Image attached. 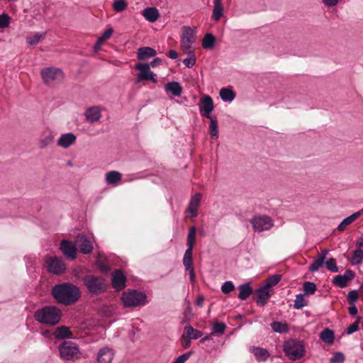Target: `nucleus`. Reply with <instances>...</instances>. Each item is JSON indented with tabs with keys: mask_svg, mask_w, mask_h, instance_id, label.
<instances>
[{
	"mask_svg": "<svg viewBox=\"0 0 363 363\" xmlns=\"http://www.w3.org/2000/svg\"><path fill=\"white\" fill-rule=\"evenodd\" d=\"M51 294L57 303L65 306L76 303L81 296L79 287L68 282L54 285Z\"/></svg>",
	"mask_w": 363,
	"mask_h": 363,
	"instance_id": "1",
	"label": "nucleus"
},
{
	"mask_svg": "<svg viewBox=\"0 0 363 363\" xmlns=\"http://www.w3.org/2000/svg\"><path fill=\"white\" fill-rule=\"evenodd\" d=\"M84 286L91 297L100 296L108 291V281L103 277L87 274L82 278Z\"/></svg>",
	"mask_w": 363,
	"mask_h": 363,
	"instance_id": "2",
	"label": "nucleus"
},
{
	"mask_svg": "<svg viewBox=\"0 0 363 363\" xmlns=\"http://www.w3.org/2000/svg\"><path fill=\"white\" fill-rule=\"evenodd\" d=\"M61 318L62 311L55 306H45L34 313V318L36 321L49 326L58 324Z\"/></svg>",
	"mask_w": 363,
	"mask_h": 363,
	"instance_id": "3",
	"label": "nucleus"
},
{
	"mask_svg": "<svg viewBox=\"0 0 363 363\" xmlns=\"http://www.w3.org/2000/svg\"><path fill=\"white\" fill-rule=\"evenodd\" d=\"M60 357L67 361H75L81 358L79 345L71 341L65 340L58 347Z\"/></svg>",
	"mask_w": 363,
	"mask_h": 363,
	"instance_id": "4",
	"label": "nucleus"
},
{
	"mask_svg": "<svg viewBox=\"0 0 363 363\" xmlns=\"http://www.w3.org/2000/svg\"><path fill=\"white\" fill-rule=\"evenodd\" d=\"M146 295L137 290H128L121 295V300L125 307H137L144 305L146 302Z\"/></svg>",
	"mask_w": 363,
	"mask_h": 363,
	"instance_id": "5",
	"label": "nucleus"
},
{
	"mask_svg": "<svg viewBox=\"0 0 363 363\" xmlns=\"http://www.w3.org/2000/svg\"><path fill=\"white\" fill-rule=\"evenodd\" d=\"M284 351L286 355L293 361L301 359L305 353L302 342L290 340L284 344Z\"/></svg>",
	"mask_w": 363,
	"mask_h": 363,
	"instance_id": "6",
	"label": "nucleus"
},
{
	"mask_svg": "<svg viewBox=\"0 0 363 363\" xmlns=\"http://www.w3.org/2000/svg\"><path fill=\"white\" fill-rule=\"evenodd\" d=\"M196 233V228L195 226H192L190 228L188 235H187V249L186 250L184 257H183V264L185 267V269H189L193 267V248L195 242V238Z\"/></svg>",
	"mask_w": 363,
	"mask_h": 363,
	"instance_id": "7",
	"label": "nucleus"
},
{
	"mask_svg": "<svg viewBox=\"0 0 363 363\" xmlns=\"http://www.w3.org/2000/svg\"><path fill=\"white\" fill-rule=\"evenodd\" d=\"M43 82L48 86H53L55 82L64 79V73L60 68L53 67L43 68L40 71Z\"/></svg>",
	"mask_w": 363,
	"mask_h": 363,
	"instance_id": "8",
	"label": "nucleus"
},
{
	"mask_svg": "<svg viewBox=\"0 0 363 363\" xmlns=\"http://www.w3.org/2000/svg\"><path fill=\"white\" fill-rule=\"evenodd\" d=\"M135 69L139 71L136 77V83L143 81H151L154 84L157 82L156 74L151 71L149 63H138L135 65Z\"/></svg>",
	"mask_w": 363,
	"mask_h": 363,
	"instance_id": "9",
	"label": "nucleus"
},
{
	"mask_svg": "<svg viewBox=\"0 0 363 363\" xmlns=\"http://www.w3.org/2000/svg\"><path fill=\"white\" fill-rule=\"evenodd\" d=\"M47 270L49 273L60 275L65 272L66 264L62 257L54 256L45 259Z\"/></svg>",
	"mask_w": 363,
	"mask_h": 363,
	"instance_id": "10",
	"label": "nucleus"
},
{
	"mask_svg": "<svg viewBox=\"0 0 363 363\" xmlns=\"http://www.w3.org/2000/svg\"><path fill=\"white\" fill-rule=\"evenodd\" d=\"M250 223L253 229L257 232L269 230L274 225L272 219L267 216H256L251 220Z\"/></svg>",
	"mask_w": 363,
	"mask_h": 363,
	"instance_id": "11",
	"label": "nucleus"
},
{
	"mask_svg": "<svg viewBox=\"0 0 363 363\" xmlns=\"http://www.w3.org/2000/svg\"><path fill=\"white\" fill-rule=\"evenodd\" d=\"M181 40V48L183 50H191L193 43L196 42L195 30L191 27L184 26Z\"/></svg>",
	"mask_w": 363,
	"mask_h": 363,
	"instance_id": "12",
	"label": "nucleus"
},
{
	"mask_svg": "<svg viewBox=\"0 0 363 363\" xmlns=\"http://www.w3.org/2000/svg\"><path fill=\"white\" fill-rule=\"evenodd\" d=\"M77 248L84 255L91 254L94 247L91 241L84 235H78L76 239Z\"/></svg>",
	"mask_w": 363,
	"mask_h": 363,
	"instance_id": "13",
	"label": "nucleus"
},
{
	"mask_svg": "<svg viewBox=\"0 0 363 363\" xmlns=\"http://www.w3.org/2000/svg\"><path fill=\"white\" fill-rule=\"evenodd\" d=\"M126 277L121 269H116L112 274L111 284L113 288L120 291L125 288Z\"/></svg>",
	"mask_w": 363,
	"mask_h": 363,
	"instance_id": "14",
	"label": "nucleus"
},
{
	"mask_svg": "<svg viewBox=\"0 0 363 363\" xmlns=\"http://www.w3.org/2000/svg\"><path fill=\"white\" fill-rule=\"evenodd\" d=\"M199 108L202 116L205 118H211V113L214 108L212 98L208 95L203 96L200 100Z\"/></svg>",
	"mask_w": 363,
	"mask_h": 363,
	"instance_id": "15",
	"label": "nucleus"
},
{
	"mask_svg": "<svg viewBox=\"0 0 363 363\" xmlns=\"http://www.w3.org/2000/svg\"><path fill=\"white\" fill-rule=\"evenodd\" d=\"M355 273L351 269H347L343 275H337L334 277L333 283L340 288L347 286L348 281L354 278Z\"/></svg>",
	"mask_w": 363,
	"mask_h": 363,
	"instance_id": "16",
	"label": "nucleus"
},
{
	"mask_svg": "<svg viewBox=\"0 0 363 363\" xmlns=\"http://www.w3.org/2000/svg\"><path fill=\"white\" fill-rule=\"evenodd\" d=\"M77 245H74L72 242L63 240L61 242L60 250L62 252L63 255L70 259L73 260L76 258L77 248Z\"/></svg>",
	"mask_w": 363,
	"mask_h": 363,
	"instance_id": "17",
	"label": "nucleus"
},
{
	"mask_svg": "<svg viewBox=\"0 0 363 363\" xmlns=\"http://www.w3.org/2000/svg\"><path fill=\"white\" fill-rule=\"evenodd\" d=\"M113 356V350L110 347H104L98 352L96 359L99 363H111Z\"/></svg>",
	"mask_w": 363,
	"mask_h": 363,
	"instance_id": "18",
	"label": "nucleus"
},
{
	"mask_svg": "<svg viewBox=\"0 0 363 363\" xmlns=\"http://www.w3.org/2000/svg\"><path fill=\"white\" fill-rule=\"evenodd\" d=\"M270 296L271 294L269 291V289L262 286L256 291V296L255 298L258 306H263L267 303Z\"/></svg>",
	"mask_w": 363,
	"mask_h": 363,
	"instance_id": "19",
	"label": "nucleus"
},
{
	"mask_svg": "<svg viewBox=\"0 0 363 363\" xmlns=\"http://www.w3.org/2000/svg\"><path fill=\"white\" fill-rule=\"evenodd\" d=\"M52 335L56 340L72 339L74 337L69 328L65 325L57 327Z\"/></svg>",
	"mask_w": 363,
	"mask_h": 363,
	"instance_id": "20",
	"label": "nucleus"
},
{
	"mask_svg": "<svg viewBox=\"0 0 363 363\" xmlns=\"http://www.w3.org/2000/svg\"><path fill=\"white\" fill-rule=\"evenodd\" d=\"M357 249L353 252L352 264H359L363 261V238H359L356 241Z\"/></svg>",
	"mask_w": 363,
	"mask_h": 363,
	"instance_id": "21",
	"label": "nucleus"
},
{
	"mask_svg": "<svg viewBox=\"0 0 363 363\" xmlns=\"http://www.w3.org/2000/svg\"><path fill=\"white\" fill-rule=\"evenodd\" d=\"M157 55L155 49L150 47H142L138 49L137 58L139 60H145Z\"/></svg>",
	"mask_w": 363,
	"mask_h": 363,
	"instance_id": "22",
	"label": "nucleus"
},
{
	"mask_svg": "<svg viewBox=\"0 0 363 363\" xmlns=\"http://www.w3.org/2000/svg\"><path fill=\"white\" fill-rule=\"evenodd\" d=\"M76 141V136L72 133H68L62 134L57 140V145L63 148H67Z\"/></svg>",
	"mask_w": 363,
	"mask_h": 363,
	"instance_id": "23",
	"label": "nucleus"
},
{
	"mask_svg": "<svg viewBox=\"0 0 363 363\" xmlns=\"http://www.w3.org/2000/svg\"><path fill=\"white\" fill-rule=\"evenodd\" d=\"M85 116L87 121L93 123L100 119L101 111L98 106L90 107L86 111Z\"/></svg>",
	"mask_w": 363,
	"mask_h": 363,
	"instance_id": "24",
	"label": "nucleus"
},
{
	"mask_svg": "<svg viewBox=\"0 0 363 363\" xmlns=\"http://www.w3.org/2000/svg\"><path fill=\"white\" fill-rule=\"evenodd\" d=\"M363 213V209L355 212L350 215V216L343 219V220L337 226V230L340 232H342L345 230L346 227L351 224L353 221L358 218V217Z\"/></svg>",
	"mask_w": 363,
	"mask_h": 363,
	"instance_id": "25",
	"label": "nucleus"
},
{
	"mask_svg": "<svg viewBox=\"0 0 363 363\" xmlns=\"http://www.w3.org/2000/svg\"><path fill=\"white\" fill-rule=\"evenodd\" d=\"M143 15L148 21L155 22L160 16L158 10L155 7L146 8L143 11Z\"/></svg>",
	"mask_w": 363,
	"mask_h": 363,
	"instance_id": "26",
	"label": "nucleus"
},
{
	"mask_svg": "<svg viewBox=\"0 0 363 363\" xmlns=\"http://www.w3.org/2000/svg\"><path fill=\"white\" fill-rule=\"evenodd\" d=\"M201 200V195L199 194H196L191 199L188 211L191 214L193 217H196L197 216V210L199 207V204Z\"/></svg>",
	"mask_w": 363,
	"mask_h": 363,
	"instance_id": "27",
	"label": "nucleus"
},
{
	"mask_svg": "<svg viewBox=\"0 0 363 363\" xmlns=\"http://www.w3.org/2000/svg\"><path fill=\"white\" fill-rule=\"evenodd\" d=\"M165 89L171 92L174 96H180L182 94V87L177 82H169L165 85Z\"/></svg>",
	"mask_w": 363,
	"mask_h": 363,
	"instance_id": "28",
	"label": "nucleus"
},
{
	"mask_svg": "<svg viewBox=\"0 0 363 363\" xmlns=\"http://www.w3.org/2000/svg\"><path fill=\"white\" fill-rule=\"evenodd\" d=\"M238 289L240 291L238 298L241 300H246L252 293V289L250 283L241 284Z\"/></svg>",
	"mask_w": 363,
	"mask_h": 363,
	"instance_id": "29",
	"label": "nucleus"
},
{
	"mask_svg": "<svg viewBox=\"0 0 363 363\" xmlns=\"http://www.w3.org/2000/svg\"><path fill=\"white\" fill-rule=\"evenodd\" d=\"M184 332L187 337L191 340H196L203 336V333L201 330L194 329L191 325H187L184 327Z\"/></svg>",
	"mask_w": 363,
	"mask_h": 363,
	"instance_id": "30",
	"label": "nucleus"
},
{
	"mask_svg": "<svg viewBox=\"0 0 363 363\" xmlns=\"http://www.w3.org/2000/svg\"><path fill=\"white\" fill-rule=\"evenodd\" d=\"M223 13V6L221 0H214L212 18L215 21H218Z\"/></svg>",
	"mask_w": 363,
	"mask_h": 363,
	"instance_id": "31",
	"label": "nucleus"
},
{
	"mask_svg": "<svg viewBox=\"0 0 363 363\" xmlns=\"http://www.w3.org/2000/svg\"><path fill=\"white\" fill-rule=\"evenodd\" d=\"M219 94L223 101L231 102L235 98V93L230 88L221 89Z\"/></svg>",
	"mask_w": 363,
	"mask_h": 363,
	"instance_id": "32",
	"label": "nucleus"
},
{
	"mask_svg": "<svg viewBox=\"0 0 363 363\" xmlns=\"http://www.w3.org/2000/svg\"><path fill=\"white\" fill-rule=\"evenodd\" d=\"M320 339L326 344L331 345L334 342V332L329 329L325 328L320 334Z\"/></svg>",
	"mask_w": 363,
	"mask_h": 363,
	"instance_id": "33",
	"label": "nucleus"
},
{
	"mask_svg": "<svg viewBox=\"0 0 363 363\" xmlns=\"http://www.w3.org/2000/svg\"><path fill=\"white\" fill-rule=\"evenodd\" d=\"M122 178V175L119 172L111 171L106 175V181L108 184H116Z\"/></svg>",
	"mask_w": 363,
	"mask_h": 363,
	"instance_id": "34",
	"label": "nucleus"
},
{
	"mask_svg": "<svg viewBox=\"0 0 363 363\" xmlns=\"http://www.w3.org/2000/svg\"><path fill=\"white\" fill-rule=\"evenodd\" d=\"M252 352L259 361H265L269 357V352L262 347H252Z\"/></svg>",
	"mask_w": 363,
	"mask_h": 363,
	"instance_id": "35",
	"label": "nucleus"
},
{
	"mask_svg": "<svg viewBox=\"0 0 363 363\" xmlns=\"http://www.w3.org/2000/svg\"><path fill=\"white\" fill-rule=\"evenodd\" d=\"M216 38L212 33H206L202 40V46L205 49H212L215 46Z\"/></svg>",
	"mask_w": 363,
	"mask_h": 363,
	"instance_id": "36",
	"label": "nucleus"
},
{
	"mask_svg": "<svg viewBox=\"0 0 363 363\" xmlns=\"http://www.w3.org/2000/svg\"><path fill=\"white\" fill-rule=\"evenodd\" d=\"M211 121L210 123V133L212 139H217L218 138V121L216 117L211 116L208 118Z\"/></svg>",
	"mask_w": 363,
	"mask_h": 363,
	"instance_id": "37",
	"label": "nucleus"
},
{
	"mask_svg": "<svg viewBox=\"0 0 363 363\" xmlns=\"http://www.w3.org/2000/svg\"><path fill=\"white\" fill-rule=\"evenodd\" d=\"M282 276L281 274H274L269 276L265 281L264 286L267 289L276 286L281 279Z\"/></svg>",
	"mask_w": 363,
	"mask_h": 363,
	"instance_id": "38",
	"label": "nucleus"
},
{
	"mask_svg": "<svg viewBox=\"0 0 363 363\" xmlns=\"http://www.w3.org/2000/svg\"><path fill=\"white\" fill-rule=\"evenodd\" d=\"M103 256L101 254L99 253L97 258L96 259V266L97 268L104 273H108L110 270V267L102 259Z\"/></svg>",
	"mask_w": 363,
	"mask_h": 363,
	"instance_id": "39",
	"label": "nucleus"
},
{
	"mask_svg": "<svg viewBox=\"0 0 363 363\" xmlns=\"http://www.w3.org/2000/svg\"><path fill=\"white\" fill-rule=\"evenodd\" d=\"M271 327L274 332L279 333H285L289 330L287 324L278 321H274L271 323Z\"/></svg>",
	"mask_w": 363,
	"mask_h": 363,
	"instance_id": "40",
	"label": "nucleus"
},
{
	"mask_svg": "<svg viewBox=\"0 0 363 363\" xmlns=\"http://www.w3.org/2000/svg\"><path fill=\"white\" fill-rule=\"evenodd\" d=\"M303 290L304 291V295H313L317 290L316 285L314 282L312 281H306L303 284Z\"/></svg>",
	"mask_w": 363,
	"mask_h": 363,
	"instance_id": "41",
	"label": "nucleus"
},
{
	"mask_svg": "<svg viewBox=\"0 0 363 363\" xmlns=\"http://www.w3.org/2000/svg\"><path fill=\"white\" fill-rule=\"evenodd\" d=\"M306 306V302L304 299L303 294H298L296 296V298L294 300V307L296 309H301L303 307Z\"/></svg>",
	"mask_w": 363,
	"mask_h": 363,
	"instance_id": "42",
	"label": "nucleus"
},
{
	"mask_svg": "<svg viewBox=\"0 0 363 363\" xmlns=\"http://www.w3.org/2000/svg\"><path fill=\"white\" fill-rule=\"evenodd\" d=\"M128 6V4L125 0H114L113 3V7L115 11L122 12Z\"/></svg>",
	"mask_w": 363,
	"mask_h": 363,
	"instance_id": "43",
	"label": "nucleus"
},
{
	"mask_svg": "<svg viewBox=\"0 0 363 363\" xmlns=\"http://www.w3.org/2000/svg\"><path fill=\"white\" fill-rule=\"evenodd\" d=\"M324 261L325 260L322 259V258L318 257L309 266V271L311 272H317L320 267H323Z\"/></svg>",
	"mask_w": 363,
	"mask_h": 363,
	"instance_id": "44",
	"label": "nucleus"
},
{
	"mask_svg": "<svg viewBox=\"0 0 363 363\" xmlns=\"http://www.w3.org/2000/svg\"><path fill=\"white\" fill-rule=\"evenodd\" d=\"M187 53L189 55H190L191 56L189 57H187V58H185L184 60H183V63L189 68H191L192 67H194V65H195L196 63V57L194 56V51L193 50H189L187 52Z\"/></svg>",
	"mask_w": 363,
	"mask_h": 363,
	"instance_id": "45",
	"label": "nucleus"
},
{
	"mask_svg": "<svg viewBox=\"0 0 363 363\" xmlns=\"http://www.w3.org/2000/svg\"><path fill=\"white\" fill-rule=\"evenodd\" d=\"M11 22L10 16L6 13H2L0 15V28H7Z\"/></svg>",
	"mask_w": 363,
	"mask_h": 363,
	"instance_id": "46",
	"label": "nucleus"
},
{
	"mask_svg": "<svg viewBox=\"0 0 363 363\" xmlns=\"http://www.w3.org/2000/svg\"><path fill=\"white\" fill-rule=\"evenodd\" d=\"M226 328V325L224 323H213V330L215 333L222 335L224 333L225 330Z\"/></svg>",
	"mask_w": 363,
	"mask_h": 363,
	"instance_id": "47",
	"label": "nucleus"
},
{
	"mask_svg": "<svg viewBox=\"0 0 363 363\" xmlns=\"http://www.w3.org/2000/svg\"><path fill=\"white\" fill-rule=\"evenodd\" d=\"M325 267L333 272H338V268L336 265V261L333 258H330L325 262Z\"/></svg>",
	"mask_w": 363,
	"mask_h": 363,
	"instance_id": "48",
	"label": "nucleus"
},
{
	"mask_svg": "<svg viewBox=\"0 0 363 363\" xmlns=\"http://www.w3.org/2000/svg\"><path fill=\"white\" fill-rule=\"evenodd\" d=\"M235 286L232 281H225L221 286V291L223 294H228L232 291H233Z\"/></svg>",
	"mask_w": 363,
	"mask_h": 363,
	"instance_id": "49",
	"label": "nucleus"
},
{
	"mask_svg": "<svg viewBox=\"0 0 363 363\" xmlns=\"http://www.w3.org/2000/svg\"><path fill=\"white\" fill-rule=\"evenodd\" d=\"M344 361L345 355L340 352H335L330 359V363H342Z\"/></svg>",
	"mask_w": 363,
	"mask_h": 363,
	"instance_id": "50",
	"label": "nucleus"
},
{
	"mask_svg": "<svg viewBox=\"0 0 363 363\" xmlns=\"http://www.w3.org/2000/svg\"><path fill=\"white\" fill-rule=\"evenodd\" d=\"M358 293L356 290H352L347 294V300L350 304L354 305L358 299Z\"/></svg>",
	"mask_w": 363,
	"mask_h": 363,
	"instance_id": "51",
	"label": "nucleus"
},
{
	"mask_svg": "<svg viewBox=\"0 0 363 363\" xmlns=\"http://www.w3.org/2000/svg\"><path fill=\"white\" fill-rule=\"evenodd\" d=\"M41 37H42V35L40 33H35L33 36L27 37L26 41L30 45H36L37 43H39Z\"/></svg>",
	"mask_w": 363,
	"mask_h": 363,
	"instance_id": "52",
	"label": "nucleus"
},
{
	"mask_svg": "<svg viewBox=\"0 0 363 363\" xmlns=\"http://www.w3.org/2000/svg\"><path fill=\"white\" fill-rule=\"evenodd\" d=\"M360 320L361 317H358L357 320L347 328V333L348 335H350L359 330V323L360 322Z\"/></svg>",
	"mask_w": 363,
	"mask_h": 363,
	"instance_id": "53",
	"label": "nucleus"
},
{
	"mask_svg": "<svg viewBox=\"0 0 363 363\" xmlns=\"http://www.w3.org/2000/svg\"><path fill=\"white\" fill-rule=\"evenodd\" d=\"M191 353L192 352L190 351L179 356L173 363H184L189 358Z\"/></svg>",
	"mask_w": 363,
	"mask_h": 363,
	"instance_id": "54",
	"label": "nucleus"
},
{
	"mask_svg": "<svg viewBox=\"0 0 363 363\" xmlns=\"http://www.w3.org/2000/svg\"><path fill=\"white\" fill-rule=\"evenodd\" d=\"M52 140H53V136H52L51 135L45 137L43 140H42L40 142V147L45 148L48 145H50L52 142Z\"/></svg>",
	"mask_w": 363,
	"mask_h": 363,
	"instance_id": "55",
	"label": "nucleus"
},
{
	"mask_svg": "<svg viewBox=\"0 0 363 363\" xmlns=\"http://www.w3.org/2000/svg\"><path fill=\"white\" fill-rule=\"evenodd\" d=\"M181 341L182 346L186 349L190 347L191 345V339L187 337V335H186L185 332H184L183 335L181 337Z\"/></svg>",
	"mask_w": 363,
	"mask_h": 363,
	"instance_id": "56",
	"label": "nucleus"
},
{
	"mask_svg": "<svg viewBox=\"0 0 363 363\" xmlns=\"http://www.w3.org/2000/svg\"><path fill=\"white\" fill-rule=\"evenodd\" d=\"M113 33V29L112 28H109L106 30L101 35L102 39L108 40Z\"/></svg>",
	"mask_w": 363,
	"mask_h": 363,
	"instance_id": "57",
	"label": "nucleus"
},
{
	"mask_svg": "<svg viewBox=\"0 0 363 363\" xmlns=\"http://www.w3.org/2000/svg\"><path fill=\"white\" fill-rule=\"evenodd\" d=\"M162 60L159 58V57H156L151 62L150 65V67H156L159 65H160L162 64Z\"/></svg>",
	"mask_w": 363,
	"mask_h": 363,
	"instance_id": "58",
	"label": "nucleus"
},
{
	"mask_svg": "<svg viewBox=\"0 0 363 363\" xmlns=\"http://www.w3.org/2000/svg\"><path fill=\"white\" fill-rule=\"evenodd\" d=\"M323 2L327 6H334L337 4L338 0H323Z\"/></svg>",
	"mask_w": 363,
	"mask_h": 363,
	"instance_id": "59",
	"label": "nucleus"
},
{
	"mask_svg": "<svg viewBox=\"0 0 363 363\" xmlns=\"http://www.w3.org/2000/svg\"><path fill=\"white\" fill-rule=\"evenodd\" d=\"M348 311H349L350 314L352 316L356 315L358 313V310L354 304L350 306L348 308Z\"/></svg>",
	"mask_w": 363,
	"mask_h": 363,
	"instance_id": "60",
	"label": "nucleus"
},
{
	"mask_svg": "<svg viewBox=\"0 0 363 363\" xmlns=\"http://www.w3.org/2000/svg\"><path fill=\"white\" fill-rule=\"evenodd\" d=\"M204 298L202 295H200L197 297L196 301L195 302L196 305L199 306H201L203 303Z\"/></svg>",
	"mask_w": 363,
	"mask_h": 363,
	"instance_id": "61",
	"label": "nucleus"
},
{
	"mask_svg": "<svg viewBox=\"0 0 363 363\" xmlns=\"http://www.w3.org/2000/svg\"><path fill=\"white\" fill-rule=\"evenodd\" d=\"M169 57L173 60H175L178 57L177 52L174 50H170L169 51Z\"/></svg>",
	"mask_w": 363,
	"mask_h": 363,
	"instance_id": "62",
	"label": "nucleus"
},
{
	"mask_svg": "<svg viewBox=\"0 0 363 363\" xmlns=\"http://www.w3.org/2000/svg\"><path fill=\"white\" fill-rule=\"evenodd\" d=\"M186 271L189 272L190 280L191 282H194L195 281V273L194 268L186 269Z\"/></svg>",
	"mask_w": 363,
	"mask_h": 363,
	"instance_id": "63",
	"label": "nucleus"
},
{
	"mask_svg": "<svg viewBox=\"0 0 363 363\" xmlns=\"http://www.w3.org/2000/svg\"><path fill=\"white\" fill-rule=\"evenodd\" d=\"M328 254V250L326 249H324L321 251L318 257L322 258V259L325 260Z\"/></svg>",
	"mask_w": 363,
	"mask_h": 363,
	"instance_id": "64",
	"label": "nucleus"
}]
</instances>
